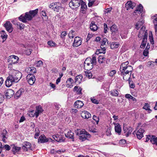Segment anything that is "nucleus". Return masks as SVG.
Masks as SVG:
<instances>
[{
  "mask_svg": "<svg viewBox=\"0 0 157 157\" xmlns=\"http://www.w3.org/2000/svg\"><path fill=\"white\" fill-rule=\"evenodd\" d=\"M128 61L123 62L121 65L120 68V75L123 76V80L126 81H128V77L131 76L133 70L131 66L128 65Z\"/></svg>",
  "mask_w": 157,
  "mask_h": 157,
  "instance_id": "1",
  "label": "nucleus"
},
{
  "mask_svg": "<svg viewBox=\"0 0 157 157\" xmlns=\"http://www.w3.org/2000/svg\"><path fill=\"white\" fill-rule=\"evenodd\" d=\"M21 77V73L16 71H14L11 75H9L5 82L6 86L9 87L13 83L18 82Z\"/></svg>",
  "mask_w": 157,
  "mask_h": 157,
  "instance_id": "2",
  "label": "nucleus"
},
{
  "mask_svg": "<svg viewBox=\"0 0 157 157\" xmlns=\"http://www.w3.org/2000/svg\"><path fill=\"white\" fill-rule=\"evenodd\" d=\"M38 9L34 10H30L29 12H26L25 14L21 15L19 17V19L23 23H26L27 21H31L37 13Z\"/></svg>",
  "mask_w": 157,
  "mask_h": 157,
  "instance_id": "3",
  "label": "nucleus"
},
{
  "mask_svg": "<svg viewBox=\"0 0 157 157\" xmlns=\"http://www.w3.org/2000/svg\"><path fill=\"white\" fill-rule=\"evenodd\" d=\"M52 141V139L51 138H47L44 134L41 135L38 139V142L41 143H45Z\"/></svg>",
  "mask_w": 157,
  "mask_h": 157,
  "instance_id": "4",
  "label": "nucleus"
},
{
  "mask_svg": "<svg viewBox=\"0 0 157 157\" xmlns=\"http://www.w3.org/2000/svg\"><path fill=\"white\" fill-rule=\"evenodd\" d=\"M26 79L30 85H33L34 84L36 80L35 76L31 74L28 75L26 77Z\"/></svg>",
  "mask_w": 157,
  "mask_h": 157,
  "instance_id": "5",
  "label": "nucleus"
},
{
  "mask_svg": "<svg viewBox=\"0 0 157 157\" xmlns=\"http://www.w3.org/2000/svg\"><path fill=\"white\" fill-rule=\"evenodd\" d=\"M133 129L131 127H127L126 126H124L123 127V131L124 135L126 137H128L131 134V132L133 131Z\"/></svg>",
  "mask_w": 157,
  "mask_h": 157,
  "instance_id": "6",
  "label": "nucleus"
},
{
  "mask_svg": "<svg viewBox=\"0 0 157 157\" xmlns=\"http://www.w3.org/2000/svg\"><path fill=\"white\" fill-rule=\"evenodd\" d=\"M53 138L56 141L59 142H63L64 141L65 139L61 134H55L52 136Z\"/></svg>",
  "mask_w": 157,
  "mask_h": 157,
  "instance_id": "7",
  "label": "nucleus"
},
{
  "mask_svg": "<svg viewBox=\"0 0 157 157\" xmlns=\"http://www.w3.org/2000/svg\"><path fill=\"white\" fill-rule=\"evenodd\" d=\"M82 44V39L78 36L75 37L74 40L73 46L74 47H78Z\"/></svg>",
  "mask_w": 157,
  "mask_h": 157,
  "instance_id": "8",
  "label": "nucleus"
},
{
  "mask_svg": "<svg viewBox=\"0 0 157 157\" xmlns=\"http://www.w3.org/2000/svg\"><path fill=\"white\" fill-rule=\"evenodd\" d=\"M69 5L70 7L72 6L78 7L80 5V1L79 0H72L69 3Z\"/></svg>",
  "mask_w": 157,
  "mask_h": 157,
  "instance_id": "9",
  "label": "nucleus"
},
{
  "mask_svg": "<svg viewBox=\"0 0 157 157\" xmlns=\"http://www.w3.org/2000/svg\"><path fill=\"white\" fill-rule=\"evenodd\" d=\"M4 26L6 30L9 33L11 32L13 30L12 25L10 21H7L4 24Z\"/></svg>",
  "mask_w": 157,
  "mask_h": 157,
  "instance_id": "10",
  "label": "nucleus"
},
{
  "mask_svg": "<svg viewBox=\"0 0 157 157\" xmlns=\"http://www.w3.org/2000/svg\"><path fill=\"white\" fill-rule=\"evenodd\" d=\"M19 59V58L17 56L12 55L10 56V58L8 60L12 64H14L17 63Z\"/></svg>",
  "mask_w": 157,
  "mask_h": 157,
  "instance_id": "11",
  "label": "nucleus"
},
{
  "mask_svg": "<svg viewBox=\"0 0 157 157\" xmlns=\"http://www.w3.org/2000/svg\"><path fill=\"white\" fill-rule=\"evenodd\" d=\"M144 132V130L143 129L140 128L139 129V130L136 132L137 138L139 140L141 139L144 136L143 134Z\"/></svg>",
  "mask_w": 157,
  "mask_h": 157,
  "instance_id": "12",
  "label": "nucleus"
},
{
  "mask_svg": "<svg viewBox=\"0 0 157 157\" xmlns=\"http://www.w3.org/2000/svg\"><path fill=\"white\" fill-rule=\"evenodd\" d=\"M43 111L41 106L40 105H39L36 107V111L34 114L36 117H37L39 115V114L42 113Z\"/></svg>",
  "mask_w": 157,
  "mask_h": 157,
  "instance_id": "13",
  "label": "nucleus"
},
{
  "mask_svg": "<svg viewBox=\"0 0 157 157\" xmlns=\"http://www.w3.org/2000/svg\"><path fill=\"white\" fill-rule=\"evenodd\" d=\"M65 135L67 138L71 139L72 141H74V133L71 130H69L67 133L65 134Z\"/></svg>",
  "mask_w": 157,
  "mask_h": 157,
  "instance_id": "14",
  "label": "nucleus"
},
{
  "mask_svg": "<svg viewBox=\"0 0 157 157\" xmlns=\"http://www.w3.org/2000/svg\"><path fill=\"white\" fill-rule=\"evenodd\" d=\"M74 107L77 109L81 108L84 105L83 102L80 100H77L74 103Z\"/></svg>",
  "mask_w": 157,
  "mask_h": 157,
  "instance_id": "15",
  "label": "nucleus"
},
{
  "mask_svg": "<svg viewBox=\"0 0 157 157\" xmlns=\"http://www.w3.org/2000/svg\"><path fill=\"white\" fill-rule=\"evenodd\" d=\"M81 115L82 118L85 119H88L91 117L90 113L86 111H82Z\"/></svg>",
  "mask_w": 157,
  "mask_h": 157,
  "instance_id": "16",
  "label": "nucleus"
},
{
  "mask_svg": "<svg viewBox=\"0 0 157 157\" xmlns=\"http://www.w3.org/2000/svg\"><path fill=\"white\" fill-rule=\"evenodd\" d=\"M25 70L29 74L33 75V74L36 72V70L35 67H28L26 68Z\"/></svg>",
  "mask_w": 157,
  "mask_h": 157,
  "instance_id": "17",
  "label": "nucleus"
},
{
  "mask_svg": "<svg viewBox=\"0 0 157 157\" xmlns=\"http://www.w3.org/2000/svg\"><path fill=\"white\" fill-rule=\"evenodd\" d=\"M90 134L86 132L84 134L79 136V139L82 141H83L87 139V138H90Z\"/></svg>",
  "mask_w": 157,
  "mask_h": 157,
  "instance_id": "18",
  "label": "nucleus"
},
{
  "mask_svg": "<svg viewBox=\"0 0 157 157\" xmlns=\"http://www.w3.org/2000/svg\"><path fill=\"white\" fill-rule=\"evenodd\" d=\"M143 9V7L142 6L141 4H140L134 12L133 15H136V13H141Z\"/></svg>",
  "mask_w": 157,
  "mask_h": 157,
  "instance_id": "19",
  "label": "nucleus"
},
{
  "mask_svg": "<svg viewBox=\"0 0 157 157\" xmlns=\"http://www.w3.org/2000/svg\"><path fill=\"white\" fill-rule=\"evenodd\" d=\"M14 91L11 89H8L6 93V96L8 98H10L14 94Z\"/></svg>",
  "mask_w": 157,
  "mask_h": 157,
  "instance_id": "20",
  "label": "nucleus"
},
{
  "mask_svg": "<svg viewBox=\"0 0 157 157\" xmlns=\"http://www.w3.org/2000/svg\"><path fill=\"white\" fill-rule=\"evenodd\" d=\"M89 3L88 6L89 7H91L93 5L97 6L99 3V2L97 0H88Z\"/></svg>",
  "mask_w": 157,
  "mask_h": 157,
  "instance_id": "21",
  "label": "nucleus"
},
{
  "mask_svg": "<svg viewBox=\"0 0 157 157\" xmlns=\"http://www.w3.org/2000/svg\"><path fill=\"white\" fill-rule=\"evenodd\" d=\"M90 28L91 31L94 32L98 29V27L95 24L94 21H92L90 25Z\"/></svg>",
  "mask_w": 157,
  "mask_h": 157,
  "instance_id": "22",
  "label": "nucleus"
},
{
  "mask_svg": "<svg viewBox=\"0 0 157 157\" xmlns=\"http://www.w3.org/2000/svg\"><path fill=\"white\" fill-rule=\"evenodd\" d=\"M74 82L73 80L71 78H69L67 81L66 86L68 88H71L72 86V84Z\"/></svg>",
  "mask_w": 157,
  "mask_h": 157,
  "instance_id": "23",
  "label": "nucleus"
},
{
  "mask_svg": "<svg viewBox=\"0 0 157 157\" xmlns=\"http://www.w3.org/2000/svg\"><path fill=\"white\" fill-rule=\"evenodd\" d=\"M12 151L14 154H15L16 153L18 152L21 149V147L16 146L15 145H12Z\"/></svg>",
  "mask_w": 157,
  "mask_h": 157,
  "instance_id": "24",
  "label": "nucleus"
},
{
  "mask_svg": "<svg viewBox=\"0 0 157 157\" xmlns=\"http://www.w3.org/2000/svg\"><path fill=\"white\" fill-rule=\"evenodd\" d=\"M82 89L80 87L78 86H75L73 89V91H75L77 94L80 95L82 94Z\"/></svg>",
  "mask_w": 157,
  "mask_h": 157,
  "instance_id": "25",
  "label": "nucleus"
},
{
  "mask_svg": "<svg viewBox=\"0 0 157 157\" xmlns=\"http://www.w3.org/2000/svg\"><path fill=\"white\" fill-rule=\"evenodd\" d=\"M115 130L116 132L120 135L121 133V128L120 125L119 124H116V125L115 126Z\"/></svg>",
  "mask_w": 157,
  "mask_h": 157,
  "instance_id": "26",
  "label": "nucleus"
},
{
  "mask_svg": "<svg viewBox=\"0 0 157 157\" xmlns=\"http://www.w3.org/2000/svg\"><path fill=\"white\" fill-rule=\"evenodd\" d=\"M24 92L23 89H20L14 94V97L16 99L19 98Z\"/></svg>",
  "mask_w": 157,
  "mask_h": 157,
  "instance_id": "27",
  "label": "nucleus"
},
{
  "mask_svg": "<svg viewBox=\"0 0 157 157\" xmlns=\"http://www.w3.org/2000/svg\"><path fill=\"white\" fill-rule=\"evenodd\" d=\"M120 46V44L117 42H112L110 44V47L112 49H114L117 48Z\"/></svg>",
  "mask_w": 157,
  "mask_h": 157,
  "instance_id": "28",
  "label": "nucleus"
},
{
  "mask_svg": "<svg viewBox=\"0 0 157 157\" xmlns=\"http://www.w3.org/2000/svg\"><path fill=\"white\" fill-rule=\"evenodd\" d=\"M110 31L112 32V33H115L118 32V29L116 25H113L110 28Z\"/></svg>",
  "mask_w": 157,
  "mask_h": 157,
  "instance_id": "29",
  "label": "nucleus"
},
{
  "mask_svg": "<svg viewBox=\"0 0 157 157\" xmlns=\"http://www.w3.org/2000/svg\"><path fill=\"white\" fill-rule=\"evenodd\" d=\"M84 69L86 71H90L93 67V65L91 63L84 64Z\"/></svg>",
  "mask_w": 157,
  "mask_h": 157,
  "instance_id": "30",
  "label": "nucleus"
},
{
  "mask_svg": "<svg viewBox=\"0 0 157 157\" xmlns=\"http://www.w3.org/2000/svg\"><path fill=\"white\" fill-rule=\"evenodd\" d=\"M82 76L81 75H78L76 77L75 79V82H77L78 84L81 83L82 78Z\"/></svg>",
  "mask_w": 157,
  "mask_h": 157,
  "instance_id": "31",
  "label": "nucleus"
},
{
  "mask_svg": "<svg viewBox=\"0 0 157 157\" xmlns=\"http://www.w3.org/2000/svg\"><path fill=\"white\" fill-rule=\"evenodd\" d=\"M106 59L103 56H99L98 58V61L99 63H105Z\"/></svg>",
  "mask_w": 157,
  "mask_h": 157,
  "instance_id": "32",
  "label": "nucleus"
},
{
  "mask_svg": "<svg viewBox=\"0 0 157 157\" xmlns=\"http://www.w3.org/2000/svg\"><path fill=\"white\" fill-rule=\"evenodd\" d=\"M80 5L81 6V8L82 10H86L87 8V6L85 2H83L82 0H80Z\"/></svg>",
  "mask_w": 157,
  "mask_h": 157,
  "instance_id": "33",
  "label": "nucleus"
},
{
  "mask_svg": "<svg viewBox=\"0 0 157 157\" xmlns=\"http://www.w3.org/2000/svg\"><path fill=\"white\" fill-rule=\"evenodd\" d=\"M144 23V21L143 20H142L140 21H139L137 22L135 25L136 28L137 30H138L143 24Z\"/></svg>",
  "mask_w": 157,
  "mask_h": 157,
  "instance_id": "34",
  "label": "nucleus"
},
{
  "mask_svg": "<svg viewBox=\"0 0 157 157\" xmlns=\"http://www.w3.org/2000/svg\"><path fill=\"white\" fill-rule=\"evenodd\" d=\"M15 24L17 25V28L21 30L23 29L25 26L24 24L22 23H20L18 22H17Z\"/></svg>",
  "mask_w": 157,
  "mask_h": 157,
  "instance_id": "35",
  "label": "nucleus"
},
{
  "mask_svg": "<svg viewBox=\"0 0 157 157\" xmlns=\"http://www.w3.org/2000/svg\"><path fill=\"white\" fill-rule=\"evenodd\" d=\"M126 5L128 6V8L127 9V10H128L130 8L132 9L134 7V6L133 5V3L131 1H128L126 4Z\"/></svg>",
  "mask_w": 157,
  "mask_h": 157,
  "instance_id": "36",
  "label": "nucleus"
},
{
  "mask_svg": "<svg viewBox=\"0 0 157 157\" xmlns=\"http://www.w3.org/2000/svg\"><path fill=\"white\" fill-rule=\"evenodd\" d=\"M149 105L148 103H145L144 104V106L143 107V108L145 110H147L148 112L150 113L151 112V110L150 108Z\"/></svg>",
  "mask_w": 157,
  "mask_h": 157,
  "instance_id": "37",
  "label": "nucleus"
},
{
  "mask_svg": "<svg viewBox=\"0 0 157 157\" xmlns=\"http://www.w3.org/2000/svg\"><path fill=\"white\" fill-rule=\"evenodd\" d=\"M62 6L61 4L59 3H57V5H56L55 7L54 10L57 12H59V10L60 9L62 8Z\"/></svg>",
  "mask_w": 157,
  "mask_h": 157,
  "instance_id": "38",
  "label": "nucleus"
},
{
  "mask_svg": "<svg viewBox=\"0 0 157 157\" xmlns=\"http://www.w3.org/2000/svg\"><path fill=\"white\" fill-rule=\"evenodd\" d=\"M147 40L144 38H143L142 41L140 46V48H144L146 46L147 43Z\"/></svg>",
  "mask_w": 157,
  "mask_h": 157,
  "instance_id": "39",
  "label": "nucleus"
},
{
  "mask_svg": "<svg viewBox=\"0 0 157 157\" xmlns=\"http://www.w3.org/2000/svg\"><path fill=\"white\" fill-rule=\"evenodd\" d=\"M128 80L129 82V84L130 87L132 88H134L135 87V84L133 83H131V82L132 81L131 79L130 78V76L128 77Z\"/></svg>",
  "mask_w": 157,
  "mask_h": 157,
  "instance_id": "40",
  "label": "nucleus"
},
{
  "mask_svg": "<svg viewBox=\"0 0 157 157\" xmlns=\"http://www.w3.org/2000/svg\"><path fill=\"white\" fill-rule=\"evenodd\" d=\"M91 61V64H92L93 65H96L97 63L96 58L94 55H93Z\"/></svg>",
  "mask_w": 157,
  "mask_h": 157,
  "instance_id": "41",
  "label": "nucleus"
},
{
  "mask_svg": "<svg viewBox=\"0 0 157 157\" xmlns=\"http://www.w3.org/2000/svg\"><path fill=\"white\" fill-rule=\"evenodd\" d=\"M35 134L34 135V137L35 139H37L39 135L40 131L39 130V129L36 128L35 129Z\"/></svg>",
  "mask_w": 157,
  "mask_h": 157,
  "instance_id": "42",
  "label": "nucleus"
},
{
  "mask_svg": "<svg viewBox=\"0 0 157 157\" xmlns=\"http://www.w3.org/2000/svg\"><path fill=\"white\" fill-rule=\"evenodd\" d=\"M77 135H82L84 134L85 133L87 132L85 130H80V129L77 130Z\"/></svg>",
  "mask_w": 157,
  "mask_h": 157,
  "instance_id": "43",
  "label": "nucleus"
},
{
  "mask_svg": "<svg viewBox=\"0 0 157 157\" xmlns=\"http://www.w3.org/2000/svg\"><path fill=\"white\" fill-rule=\"evenodd\" d=\"M40 14L41 15L44 17H43V19H44L45 20L48 19V17L47 16L45 10H42L41 11Z\"/></svg>",
  "mask_w": 157,
  "mask_h": 157,
  "instance_id": "44",
  "label": "nucleus"
},
{
  "mask_svg": "<svg viewBox=\"0 0 157 157\" xmlns=\"http://www.w3.org/2000/svg\"><path fill=\"white\" fill-rule=\"evenodd\" d=\"M150 141L153 144L157 145V137H153L151 139Z\"/></svg>",
  "mask_w": 157,
  "mask_h": 157,
  "instance_id": "45",
  "label": "nucleus"
},
{
  "mask_svg": "<svg viewBox=\"0 0 157 157\" xmlns=\"http://www.w3.org/2000/svg\"><path fill=\"white\" fill-rule=\"evenodd\" d=\"M23 145L25 146L26 148H30L31 147V144L27 141L24 142L23 144Z\"/></svg>",
  "mask_w": 157,
  "mask_h": 157,
  "instance_id": "46",
  "label": "nucleus"
},
{
  "mask_svg": "<svg viewBox=\"0 0 157 157\" xmlns=\"http://www.w3.org/2000/svg\"><path fill=\"white\" fill-rule=\"evenodd\" d=\"M75 33V31L71 30L70 31L68 34V36L70 38H73L75 36V35L73 33Z\"/></svg>",
  "mask_w": 157,
  "mask_h": 157,
  "instance_id": "47",
  "label": "nucleus"
},
{
  "mask_svg": "<svg viewBox=\"0 0 157 157\" xmlns=\"http://www.w3.org/2000/svg\"><path fill=\"white\" fill-rule=\"evenodd\" d=\"M111 94L113 96H117L118 95L119 93L117 90H114L111 92Z\"/></svg>",
  "mask_w": 157,
  "mask_h": 157,
  "instance_id": "48",
  "label": "nucleus"
},
{
  "mask_svg": "<svg viewBox=\"0 0 157 157\" xmlns=\"http://www.w3.org/2000/svg\"><path fill=\"white\" fill-rule=\"evenodd\" d=\"M108 42V40L106 38H103L102 41L101 42V46L102 47H103L104 45H105V44L106 43V42ZM108 43V42H107V43Z\"/></svg>",
  "mask_w": 157,
  "mask_h": 157,
  "instance_id": "49",
  "label": "nucleus"
},
{
  "mask_svg": "<svg viewBox=\"0 0 157 157\" xmlns=\"http://www.w3.org/2000/svg\"><path fill=\"white\" fill-rule=\"evenodd\" d=\"M85 73L86 76L88 77L89 78H92V75L90 71H85Z\"/></svg>",
  "mask_w": 157,
  "mask_h": 157,
  "instance_id": "50",
  "label": "nucleus"
},
{
  "mask_svg": "<svg viewBox=\"0 0 157 157\" xmlns=\"http://www.w3.org/2000/svg\"><path fill=\"white\" fill-rule=\"evenodd\" d=\"M48 44L51 47L55 46L56 45L55 43L52 41H49L48 42Z\"/></svg>",
  "mask_w": 157,
  "mask_h": 157,
  "instance_id": "51",
  "label": "nucleus"
},
{
  "mask_svg": "<svg viewBox=\"0 0 157 157\" xmlns=\"http://www.w3.org/2000/svg\"><path fill=\"white\" fill-rule=\"evenodd\" d=\"M2 148L3 149H5L7 151H9L11 149L10 146L9 145L7 144L4 145L3 146Z\"/></svg>",
  "mask_w": 157,
  "mask_h": 157,
  "instance_id": "52",
  "label": "nucleus"
},
{
  "mask_svg": "<svg viewBox=\"0 0 157 157\" xmlns=\"http://www.w3.org/2000/svg\"><path fill=\"white\" fill-rule=\"evenodd\" d=\"M153 22L155 25V31L156 32L157 30V17H156L154 20Z\"/></svg>",
  "mask_w": 157,
  "mask_h": 157,
  "instance_id": "53",
  "label": "nucleus"
},
{
  "mask_svg": "<svg viewBox=\"0 0 157 157\" xmlns=\"http://www.w3.org/2000/svg\"><path fill=\"white\" fill-rule=\"evenodd\" d=\"M91 58H87L85 60L84 64H88L91 63Z\"/></svg>",
  "mask_w": 157,
  "mask_h": 157,
  "instance_id": "54",
  "label": "nucleus"
},
{
  "mask_svg": "<svg viewBox=\"0 0 157 157\" xmlns=\"http://www.w3.org/2000/svg\"><path fill=\"white\" fill-rule=\"evenodd\" d=\"M93 119L94 121H96L97 124H98L99 120L98 117L95 115H94L93 117Z\"/></svg>",
  "mask_w": 157,
  "mask_h": 157,
  "instance_id": "55",
  "label": "nucleus"
},
{
  "mask_svg": "<svg viewBox=\"0 0 157 157\" xmlns=\"http://www.w3.org/2000/svg\"><path fill=\"white\" fill-rule=\"evenodd\" d=\"M90 100L94 104H98L99 103V102L98 101V100L97 99L94 98V97L91 98H90Z\"/></svg>",
  "mask_w": 157,
  "mask_h": 157,
  "instance_id": "56",
  "label": "nucleus"
},
{
  "mask_svg": "<svg viewBox=\"0 0 157 157\" xmlns=\"http://www.w3.org/2000/svg\"><path fill=\"white\" fill-rule=\"evenodd\" d=\"M67 35V33L66 31H63L62 32L60 35V37L63 39H64L65 37Z\"/></svg>",
  "mask_w": 157,
  "mask_h": 157,
  "instance_id": "57",
  "label": "nucleus"
},
{
  "mask_svg": "<svg viewBox=\"0 0 157 157\" xmlns=\"http://www.w3.org/2000/svg\"><path fill=\"white\" fill-rule=\"evenodd\" d=\"M148 49H145L143 52V54L145 56H147L149 53V51Z\"/></svg>",
  "mask_w": 157,
  "mask_h": 157,
  "instance_id": "58",
  "label": "nucleus"
},
{
  "mask_svg": "<svg viewBox=\"0 0 157 157\" xmlns=\"http://www.w3.org/2000/svg\"><path fill=\"white\" fill-rule=\"evenodd\" d=\"M65 151L64 149H59V150H56V152L58 154H61L62 153L64 152Z\"/></svg>",
  "mask_w": 157,
  "mask_h": 157,
  "instance_id": "59",
  "label": "nucleus"
},
{
  "mask_svg": "<svg viewBox=\"0 0 157 157\" xmlns=\"http://www.w3.org/2000/svg\"><path fill=\"white\" fill-rule=\"evenodd\" d=\"M43 64V62L41 60H39L36 62V66L37 67H40Z\"/></svg>",
  "mask_w": 157,
  "mask_h": 157,
  "instance_id": "60",
  "label": "nucleus"
},
{
  "mask_svg": "<svg viewBox=\"0 0 157 157\" xmlns=\"http://www.w3.org/2000/svg\"><path fill=\"white\" fill-rule=\"evenodd\" d=\"M104 33H106L107 31V30L108 29L107 25L106 23H104Z\"/></svg>",
  "mask_w": 157,
  "mask_h": 157,
  "instance_id": "61",
  "label": "nucleus"
},
{
  "mask_svg": "<svg viewBox=\"0 0 157 157\" xmlns=\"http://www.w3.org/2000/svg\"><path fill=\"white\" fill-rule=\"evenodd\" d=\"M1 136L2 138V141L5 143H6V140L7 138L6 137V135H1Z\"/></svg>",
  "mask_w": 157,
  "mask_h": 157,
  "instance_id": "62",
  "label": "nucleus"
},
{
  "mask_svg": "<svg viewBox=\"0 0 157 157\" xmlns=\"http://www.w3.org/2000/svg\"><path fill=\"white\" fill-rule=\"evenodd\" d=\"M1 136L2 138V141L5 143H6V140L7 138L6 137V135H1Z\"/></svg>",
  "mask_w": 157,
  "mask_h": 157,
  "instance_id": "63",
  "label": "nucleus"
},
{
  "mask_svg": "<svg viewBox=\"0 0 157 157\" xmlns=\"http://www.w3.org/2000/svg\"><path fill=\"white\" fill-rule=\"evenodd\" d=\"M116 73V71L115 70H113L110 72L109 75L111 77L113 76Z\"/></svg>",
  "mask_w": 157,
  "mask_h": 157,
  "instance_id": "64",
  "label": "nucleus"
}]
</instances>
